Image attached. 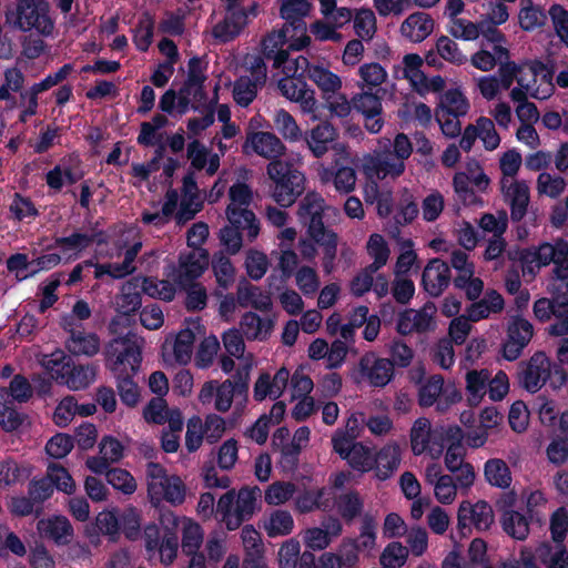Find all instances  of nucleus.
<instances>
[{"instance_id": "1", "label": "nucleus", "mask_w": 568, "mask_h": 568, "mask_svg": "<svg viewBox=\"0 0 568 568\" xmlns=\"http://www.w3.org/2000/svg\"><path fill=\"white\" fill-rule=\"evenodd\" d=\"M112 371L116 374V388L121 402L134 407L140 399L138 384L133 381L142 362V346L134 334L113 338L105 349Z\"/></svg>"}, {"instance_id": "2", "label": "nucleus", "mask_w": 568, "mask_h": 568, "mask_svg": "<svg viewBox=\"0 0 568 568\" xmlns=\"http://www.w3.org/2000/svg\"><path fill=\"white\" fill-rule=\"evenodd\" d=\"M324 200L317 193H307L298 207L301 221L307 224V233L323 246L322 266L326 274L333 272L337 253V234L324 224Z\"/></svg>"}, {"instance_id": "3", "label": "nucleus", "mask_w": 568, "mask_h": 568, "mask_svg": "<svg viewBox=\"0 0 568 568\" xmlns=\"http://www.w3.org/2000/svg\"><path fill=\"white\" fill-rule=\"evenodd\" d=\"M266 173L271 180V196L281 207L293 205L305 191V174L290 162L273 160Z\"/></svg>"}, {"instance_id": "4", "label": "nucleus", "mask_w": 568, "mask_h": 568, "mask_svg": "<svg viewBox=\"0 0 568 568\" xmlns=\"http://www.w3.org/2000/svg\"><path fill=\"white\" fill-rule=\"evenodd\" d=\"M229 224L220 230V242L225 251L235 255L243 246V236L253 242L260 234V221L255 213L246 207L227 205L225 210Z\"/></svg>"}, {"instance_id": "5", "label": "nucleus", "mask_w": 568, "mask_h": 568, "mask_svg": "<svg viewBox=\"0 0 568 568\" xmlns=\"http://www.w3.org/2000/svg\"><path fill=\"white\" fill-rule=\"evenodd\" d=\"M50 377L59 385L69 389L80 390L90 386L95 379L97 369L93 365H75L72 358L63 352L52 353L41 363Z\"/></svg>"}, {"instance_id": "6", "label": "nucleus", "mask_w": 568, "mask_h": 568, "mask_svg": "<svg viewBox=\"0 0 568 568\" xmlns=\"http://www.w3.org/2000/svg\"><path fill=\"white\" fill-rule=\"evenodd\" d=\"M531 256L539 267L554 264L548 283H551V290L559 295L560 302L568 301L562 294L564 288L568 291V242L564 239H557L554 243L545 242Z\"/></svg>"}, {"instance_id": "7", "label": "nucleus", "mask_w": 568, "mask_h": 568, "mask_svg": "<svg viewBox=\"0 0 568 568\" xmlns=\"http://www.w3.org/2000/svg\"><path fill=\"white\" fill-rule=\"evenodd\" d=\"M313 4L306 0H283L280 7V17L285 21L282 28H287L292 37H296L288 48L294 51H301L311 43V38L306 34L305 18L310 14Z\"/></svg>"}, {"instance_id": "8", "label": "nucleus", "mask_w": 568, "mask_h": 568, "mask_svg": "<svg viewBox=\"0 0 568 568\" xmlns=\"http://www.w3.org/2000/svg\"><path fill=\"white\" fill-rule=\"evenodd\" d=\"M494 523L493 507L486 500L471 504L468 500L460 503L457 513V528L462 536L470 532L475 527L478 531L488 530Z\"/></svg>"}, {"instance_id": "9", "label": "nucleus", "mask_w": 568, "mask_h": 568, "mask_svg": "<svg viewBox=\"0 0 568 568\" xmlns=\"http://www.w3.org/2000/svg\"><path fill=\"white\" fill-rule=\"evenodd\" d=\"M277 87L282 95L297 102L304 113H311L314 118L321 113L322 103L316 100L315 91L307 85L304 77L286 75Z\"/></svg>"}, {"instance_id": "10", "label": "nucleus", "mask_w": 568, "mask_h": 568, "mask_svg": "<svg viewBox=\"0 0 568 568\" xmlns=\"http://www.w3.org/2000/svg\"><path fill=\"white\" fill-rule=\"evenodd\" d=\"M517 375L523 388L537 393L551 376V362L545 353L537 352L528 362L520 364Z\"/></svg>"}, {"instance_id": "11", "label": "nucleus", "mask_w": 568, "mask_h": 568, "mask_svg": "<svg viewBox=\"0 0 568 568\" xmlns=\"http://www.w3.org/2000/svg\"><path fill=\"white\" fill-rule=\"evenodd\" d=\"M358 367L361 376L375 388L385 387L395 377L394 363L388 358L376 356L373 352L361 357Z\"/></svg>"}, {"instance_id": "12", "label": "nucleus", "mask_w": 568, "mask_h": 568, "mask_svg": "<svg viewBox=\"0 0 568 568\" xmlns=\"http://www.w3.org/2000/svg\"><path fill=\"white\" fill-rule=\"evenodd\" d=\"M452 281L450 266L439 257L428 261L422 273L420 285L432 297H438Z\"/></svg>"}, {"instance_id": "13", "label": "nucleus", "mask_w": 568, "mask_h": 568, "mask_svg": "<svg viewBox=\"0 0 568 568\" xmlns=\"http://www.w3.org/2000/svg\"><path fill=\"white\" fill-rule=\"evenodd\" d=\"M242 151L245 154L254 152L273 161L284 154L285 145L274 133L266 131L250 132L242 145Z\"/></svg>"}, {"instance_id": "14", "label": "nucleus", "mask_w": 568, "mask_h": 568, "mask_svg": "<svg viewBox=\"0 0 568 568\" xmlns=\"http://www.w3.org/2000/svg\"><path fill=\"white\" fill-rule=\"evenodd\" d=\"M209 264V254L204 250H192L189 253H181L179 258V270L175 277L176 284L181 288H186L199 278Z\"/></svg>"}, {"instance_id": "15", "label": "nucleus", "mask_w": 568, "mask_h": 568, "mask_svg": "<svg viewBox=\"0 0 568 568\" xmlns=\"http://www.w3.org/2000/svg\"><path fill=\"white\" fill-rule=\"evenodd\" d=\"M296 37H292V32L288 33L287 28H281L277 31L268 33L262 40V55L268 61H273V68L280 69L288 58V49H283L287 42H293Z\"/></svg>"}, {"instance_id": "16", "label": "nucleus", "mask_w": 568, "mask_h": 568, "mask_svg": "<svg viewBox=\"0 0 568 568\" xmlns=\"http://www.w3.org/2000/svg\"><path fill=\"white\" fill-rule=\"evenodd\" d=\"M38 532L53 540L58 546L70 544L74 536L70 520L63 515H54L47 519L38 520Z\"/></svg>"}, {"instance_id": "17", "label": "nucleus", "mask_w": 568, "mask_h": 568, "mask_svg": "<svg viewBox=\"0 0 568 568\" xmlns=\"http://www.w3.org/2000/svg\"><path fill=\"white\" fill-rule=\"evenodd\" d=\"M160 521L165 527V532L156 552L160 554L161 562L164 566H170L176 558L179 549V539L175 531L179 518L172 511H165L161 514Z\"/></svg>"}, {"instance_id": "18", "label": "nucleus", "mask_w": 568, "mask_h": 568, "mask_svg": "<svg viewBox=\"0 0 568 568\" xmlns=\"http://www.w3.org/2000/svg\"><path fill=\"white\" fill-rule=\"evenodd\" d=\"M336 138V129L329 122L324 121L307 131L304 141L313 156L320 159L332 148Z\"/></svg>"}, {"instance_id": "19", "label": "nucleus", "mask_w": 568, "mask_h": 568, "mask_svg": "<svg viewBox=\"0 0 568 568\" xmlns=\"http://www.w3.org/2000/svg\"><path fill=\"white\" fill-rule=\"evenodd\" d=\"M148 493L152 499H164L175 506L185 500V485L175 475L168 476L163 481L148 484Z\"/></svg>"}, {"instance_id": "20", "label": "nucleus", "mask_w": 568, "mask_h": 568, "mask_svg": "<svg viewBox=\"0 0 568 568\" xmlns=\"http://www.w3.org/2000/svg\"><path fill=\"white\" fill-rule=\"evenodd\" d=\"M501 191L509 200L510 219L513 222H520L527 213L529 204V187L525 181H515L506 187L501 184Z\"/></svg>"}, {"instance_id": "21", "label": "nucleus", "mask_w": 568, "mask_h": 568, "mask_svg": "<svg viewBox=\"0 0 568 568\" xmlns=\"http://www.w3.org/2000/svg\"><path fill=\"white\" fill-rule=\"evenodd\" d=\"M434 29V20L428 13L415 12L406 18L400 30L404 36L415 42L425 40Z\"/></svg>"}, {"instance_id": "22", "label": "nucleus", "mask_w": 568, "mask_h": 568, "mask_svg": "<svg viewBox=\"0 0 568 568\" xmlns=\"http://www.w3.org/2000/svg\"><path fill=\"white\" fill-rule=\"evenodd\" d=\"M227 16L223 22L214 27V36L226 42L235 38L246 22L247 14L239 6L227 8Z\"/></svg>"}, {"instance_id": "23", "label": "nucleus", "mask_w": 568, "mask_h": 568, "mask_svg": "<svg viewBox=\"0 0 568 568\" xmlns=\"http://www.w3.org/2000/svg\"><path fill=\"white\" fill-rule=\"evenodd\" d=\"M67 349L77 356H94L100 351V338L95 333H87L83 329L72 332L65 341Z\"/></svg>"}, {"instance_id": "24", "label": "nucleus", "mask_w": 568, "mask_h": 568, "mask_svg": "<svg viewBox=\"0 0 568 568\" xmlns=\"http://www.w3.org/2000/svg\"><path fill=\"white\" fill-rule=\"evenodd\" d=\"M374 464L376 465V476L379 480H386L392 477L400 464L399 446L394 444L381 448L375 459H373Z\"/></svg>"}, {"instance_id": "25", "label": "nucleus", "mask_w": 568, "mask_h": 568, "mask_svg": "<svg viewBox=\"0 0 568 568\" xmlns=\"http://www.w3.org/2000/svg\"><path fill=\"white\" fill-rule=\"evenodd\" d=\"M469 103L463 92L457 89L447 90L442 97L435 116H463L468 112Z\"/></svg>"}, {"instance_id": "26", "label": "nucleus", "mask_w": 568, "mask_h": 568, "mask_svg": "<svg viewBox=\"0 0 568 568\" xmlns=\"http://www.w3.org/2000/svg\"><path fill=\"white\" fill-rule=\"evenodd\" d=\"M547 291L551 295V298H538L534 303L532 307L536 318L540 322L549 321L551 316H555L558 312H560L561 308H564V311H568V301L564 300L562 302H560L558 297L559 295L554 294L551 290V283L547 284ZM562 291L564 297L568 298V291L566 292L565 288Z\"/></svg>"}, {"instance_id": "27", "label": "nucleus", "mask_w": 568, "mask_h": 568, "mask_svg": "<svg viewBox=\"0 0 568 568\" xmlns=\"http://www.w3.org/2000/svg\"><path fill=\"white\" fill-rule=\"evenodd\" d=\"M241 328L250 341L264 339L273 329L271 318H262L254 312H246L241 318Z\"/></svg>"}, {"instance_id": "28", "label": "nucleus", "mask_w": 568, "mask_h": 568, "mask_svg": "<svg viewBox=\"0 0 568 568\" xmlns=\"http://www.w3.org/2000/svg\"><path fill=\"white\" fill-rule=\"evenodd\" d=\"M307 78L318 87L323 98H332L342 88L341 78L321 65L310 68Z\"/></svg>"}, {"instance_id": "29", "label": "nucleus", "mask_w": 568, "mask_h": 568, "mask_svg": "<svg viewBox=\"0 0 568 568\" xmlns=\"http://www.w3.org/2000/svg\"><path fill=\"white\" fill-rule=\"evenodd\" d=\"M7 21L21 31L36 28V0H17L16 11L7 13Z\"/></svg>"}, {"instance_id": "30", "label": "nucleus", "mask_w": 568, "mask_h": 568, "mask_svg": "<svg viewBox=\"0 0 568 568\" xmlns=\"http://www.w3.org/2000/svg\"><path fill=\"white\" fill-rule=\"evenodd\" d=\"M490 373L487 369L469 371L466 374V389L468 404L471 407L478 406L487 392V383Z\"/></svg>"}, {"instance_id": "31", "label": "nucleus", "mask_w": 568, "mask_h": 568, "mask_svg": "<svg viewBox=\"0 0 568 568\" xmlns=\"http://www.w3.org/2000/svg\"><path fill=\"white\" fill-rule=\"evenodd\" d=\"M501 526L508 536L517 540H525L529 535V519L517 510H505L501 516Z\"/></svg>"}, {"instance_id": "32", "label": "nucleus", "mask_w": 568, "mask_h": 568, "mask_svg": "<svg viewBox=\"0 0 568 568\" xmlns=\"http://www.w3.org/2000/svg\"><path fill=\"white\" fill-rule=\"evenodd\" d=\"M447 437L450 443L447 447L444 462L446 468L449 471L455 473L458 468H460V465L465 464V448L462 444L463 435L460 427L456 426L454 429L450 428Z\"/></svg>"}, {"instance_id": "33", "label": "nucleus", "mask_w": 568, "mask_h": 568, "mask_svg": "<svg viewBox=\"0 0 568 568\" xmlns=\"http://www.w3.org/2000/svg\"><path fill=\"white\" fill-rule=\"evenodd\" d=\"M140 280L131 278L122 286V294L118 300L119 312L124 315L135 313L142 305Z\"/></svg>"}, {"instance_id": "34", "label": "nucleus", "mask_w": 568, "mask_h": 568, "mask_svg": "<svg viewBox=\"0 0 568 568\" xmlns=\"http://www.w3.org/2000/svg\"><path fill=\"white\" fill-rule=\"evenodd\" d=\"M484 474L486 480L495 487L507 488L511 484V474L503 459L493 458L485 463Z\"/></svg>"}, {"instance_id": "35", "label": "nucleus", "mask_w": 568, "mask_h": 568, "mask_svg": "<svg viewBox=\"0 0 568 568\" xmlns=\"http://www.w3.org/2000/svg\"><path fill=\"white\" fill-rule=\"evenodd\" d=\"M32 395L29 381L21 374L14 375L9 387H0V399L6 402L24 403Z\"/></svg>"}, {"instance_id": "36", "label": "nucleus", "mask_w": 568, "mask_h": 568, "mask_svg": "<svg viewBox=\"0 0 568 568\" xmlns=\"http://www.w3.org/2000/svg\"><path fill=\"white\" fill-rule=\"evenodd\" d=\"M133 33V42L136 50L146 52L152 44L154 36V19L149 12L142 14Z\"/></svg>"}, {"instance_id": "37", "label": "nucleus", "mask_w": 568, "mask_h": 568, "mask_svg": "<svg viewBox=\"0 0 568 568\" xmlns=\"http://www.w3.org/2000/svg\"><path fill=\"white\" fill-rule=\"evenodd\" d=\"M212 270L215 275L219 286L226 290L233 282L235 276V268L230 260L223 252L215 253L212 257Z\"/></svg>"}, {"instance_id": "38", "label": "nucleus", "mask_w": 568, "mask_h": 568, "mask_svg": "<svg viewBox=\"0 0 568 568\" xmlns=\"http://www.w3.org/2000/svg\"><path fill=\"white\" fill-rule=\"evenodd\" d=\"M363 508L364 503L355 490L342 494L337 499V511L346 523H351L358 517Z\"/></svg>"}, {"instance_id": "39", "label": "nucleus", "mask_w": 568, "mask_h": 568, "mask_svg": "<svg viewBox=\"0 0 568 568\" xmlns=\"http://www.w3.org/2000/svg\"><path fill=\"white\" fill-rule=\"evenodd\" d=\"M203 544V529L202 527L191 520L187 519L183 526L182 530V552L184 555L197 554L200 552V548Z\"/></svg>"}, {"instance_id": "40", "label": "nucleus", "mask_w": 568, "mask_h": 568, "mask_svg": "<svg viewBox=\"0 0 568 568\" xmlns=\"http://www.w3.org/2000/svg\"><path fill=\"white\" fill-rule=\"evenodd\" d=\"M258 88H262V85L250 77H240L233 85V99L237 105L247 108L256 98Z\"/></svg>"}, {"instance_id": "41", "label": "nucleus", "mask_w": 568, "mask_h": 568, "mask_svg": "<svg viewBox=\"0 0 568 568\" xmlns=\"http://www.w3.org/2000/svg\"><path fill=\"white\" fill-rule=\"evenodd\" d=\"M520 28L525 31H534L546 26L548 14L539 6L531 2L527 7H523L518 14Z\"/></svg>"}, {"instance_id": "42", "label": "nucleus", "mask_w": 568, "mask_h": 568, "mask_svg": "<svg viewBox=\"0 0 568 568\" xmlns=\"http://www.w3.org/2000/svg\"><path fill=\"white\" fill-rule=\"evenodd\" d=\"M102 233H80V232H73L72 234L68 236H63L60 239H57V244L59 247H61L64 252L74 251V252H81L85 248H88L90 245H92L94 242H98L99 244L102 243V240H97L98 235H101Z\"/></svg>"}, {"instance_id": "43", "label": "nucleus", "mask_w": 568, "mask_h": 568, "mask_svg": "<svg viewBox=\"0 0 568 568\" xmlns=\"http://www.w3.org/2000/svg\"><path fill=\"white\" fill-rule=\"evenodd\" d=\"M444 378L440 375L430 376L418 389V404L420 407H430L437 404L443 392Z\"/></svg>"}, {"instance_id": "44", "label": "nucleus", "mask_w": 568, "mask_h": 568, "mask_svg": "<svg viewBox=\"0 0 568 568\" xmlns=\"http://www.w3.org/2000/svg\"><path fill=\"white\" fill-rule=\"evenodd\" d=\"M348 465L358 471L365 473L373 468V457L368 447L357 442L353 448L347 452L344 458Z\"/></svg>"}, {"instance_id": "45", "label": "nucleus", "mask_w": 568, "mask_h": 568, "mask_svg": "<svg viewBox=\"0 0 568 568\" xmlns=\"http://www.w3.org/2000/svg\"><path fill=\"white\" fill-rule=\"evenodd\" d=\"M48 478L53 483L55 489L67 495L75 491V483L67 468L60 464L51 463L47 469Z\"/></svg>"}, {"instance_id": "46", "label": "nucleus", "mask_w": 568, "mask_h": 568, "mask_svg": "<svg viewBox=\"0 0 568 568\" xmlns=\"http://www.w3.org/2000/svg\"><path fill=\"white\" fill-rule=\"evenodd\" d=\"M294 520L290 511L275 510L270 517L268 524L265 526L267 535L272 538L277 536H285L292 532Z\"/></svg>"}, {"instance_id": "47", "label": "nucleus", "mask_w": 568, "mask_h": 568, "mask_svg": "<svg viewBox=\"0 0 568 568\" xmlns=\"http://www.w3.org/2000/svg\"><path fill=\"white\" fill-rule=\"evenodd\" d=\"M105 478L108 484L124 495H132L136 490L135 479L126 469L111 468Z\"/></svg>"}, {"instance_id": "48", "label": "nucleus", "mask_w": 568, "mask_h": 568, "mask_svg": "<svg viewBox=\"0 0 568 568\" xmlns=\"http://www.w3.org/2000/svg\"><path fill=\"white\" fill-rule=\"evenodd\" d=\"M274 123L284 139L295 142L302 138V131L290 112L281 109L276 112Z\"/></svg>"}, {"instance_id": "49", "label": "nucleus", "mask_w": 568, "mask_h": 568, "mask_svg": "<svg viewBox=\"0 0 568 568\" xmlns=\"http://www.w3.org/2000/svg\"><path fill=\"white\" fill-rule=\"evenodd\" d=\"M333 172V183L339 193H349L354 190L356 183V172L354 168L344 165L339 161L335 162Z\"/></svg>"}, {"instance_id": "50", "label": "nucleus", "mask_w": 568, "mask_h": 568, "mask_svg": "<svg viewBox=\"0 0 568 568\" xmlns=\"http://www.w3.org/2000/svg\"><path fill=\"white\" fill-rule=\"evenodd\" d=\"M120 521V531L124 534V536L129 540H136L141 534V517L136 508L129 507L122 511L119 516Z\"/></svg>"}, {"instance_id": "51", "label": "nucleus", "mask_w": 568, "mask_h": 568, "mask_svg": "<svg viewBox=\"0 0 568 568\" xmlns=\"http://www.w3.org/2000/svg\"><path fill=\"white\" fill-rule=\"evenodd\" d=\"M412 448L415 454H422L428 448L430 440V423L427 418L415 420L410 432Z\"/></svg>"}, {"instance_id": "52", "label": "nucleus", "mask_w": 568, "mask_h": 568, "mask_svg": "<svg viewBox=\"0 0 568 568\" xmlns=\"http://www.w3.org/2000/svg\"><path fill=\"white\" fill-rule=\"evenodd\" d=\"M296 285L301 292L306 296L311 297L320 288V278L316 271L311 266H302L295 273Z\"/></svg>"}, {"instance_id": "53", "label": "nucleus", "mask_w": 568, "mask_h": 568, "mask_svg": "<svg viewBox=\"0 0 568 568\" xmlns=\"http://www.w3.org/2000/svg\"><path fill=\"white\" fill-rule=\"evenodd\" d=\"M436 306L433 302H427L417 311L412 308L410 317L414 322L415 333H426L435 328L434 313Z\"/></svg>"}, {"instance_id": "54", "label": "nucleus", "mask_w": 568, "mask_h": 568, "mask_svg": "<svg viewBox=\"0 0 568 568\" xmlns=\"http://www.w3.org/2000/svg\"><path fill=\"white\" fill-rule=\"evenodd\" d=\"M73 446L74 440L72 436L58 433L48 440L45 453L51 458L61 459L72 450Z\"/></svg>"}, {"instance_id": "55", "label": "nucleus", "mask_w": 568, "mask_h": 568, "mask_svg": "<svg viewBox=\"0 0 568 568\" xmlns=\"http://www.w3.org/2000/svg\"><path fill=\"white\" fill-rule=\"evenodd\" d=\"M376 92L364 91L353 98V108L361 114L371 112H383L382 95Z\"/></svg>"}, {"instance_id": "56", "label": "nucleus", "mask_w": 568, "mask_h": 568, "mask_svg": "<svg viewBox=\"0 0 568 568\" xmlns=\"http://www.w3.org/2000/svg\"><path fill=\"white\" fill-rule=\"evenodd\" d=\"M355 33L363 40H371L376 31V18L371 9H361L354 18Z\"/></svg>"}, {"instance_id": "57", "label": "nucleus", "mask_w": 568, "mask_h": 568, "mask_svg": "<svg viewBox=\"0 0 568 568\" xmlns=\"http://www.w3.org/2000/svg\"><path fill=\"white\" fill-rule=\"evenodd\" d=\"M538 557L546 568H568V551L565 545L558 547L552 554L550 545L538 549Z\"/></svg>"}, {"instance_id": "58", "label": "nucleus", "mask_w": 568, "mask_h": 568, "mask_svg": "<svg viewBox=\"0 0 568 568\" xmlns=\"http://www.w3.org/2000/svg\"><path fill=\"white\" fill-rule=\"evenodd\" d=\"M404 78L408 79L414 87H417L419 83H425L427 81V77L420 70L423 65V59L417 53H408L404 55Z\"/></svg>"}, {"instance_id": "59", "label": "nucleus", "mask_w": 568, "mask_h": 568, "mask_svg": "<svg viewBox=\"0 0 568 568\" xmlns=\"http://www.w3.org/2000/svg\"><path fill=\"white\" fill-rule=\"evenodd\" d=\"M408 557V548L399 541L389 542L381 555V562L385 567H402Z\"/></svg>"}, {"instance_id": "60", "label": "nucleus", "mask_w": 568, "mask_h": 568, "mask_svg": "<svg viewBox=\"0 0 568 568\" xmlns=\"http://www.w3.org/2000/svg\"><path fill=\"white\" fill-rule=\"evenodd\" d=\"M245 268L250 278L253 281L261 280L268 268V258L266 254L251 250L245 258Z\"/></svg>"}, {"instance_id": "61", "label": "nucleus", "mask_w": 568, "mask_h": 568, "mask_svg": "<svg viewBox=\"0 0 568 568\" xmlns=\"http://www.w3.org/2000/svg\"><path fill=\"white\" fill-rule=\"evenodd\" d=\"M295 485L290 481H275L265 491V501L268 505L286 503L295 493Z\"/></svg>"}, {"instance_id": "62", "label": "nucleus", "mask_w": 568, "mask_h": 568, "mask_svg": "<svg viewBox=\"0 0 568 568\" xmlns=\"http://www.w3.org/2000/svg\"><path fill=\"white\" fill-rule=\"evenodd\" d=\"M358 75L366 87H378L387 79L386 70L378 62L364 63L358 69Z\"/></svg>"}, {"instance_id": "63", "label": "nucleus", "mask_w": 568, "mask_h": 568, "mask_svg": "<svg viewBox=\"0 0 568 568\" xmlns=\"http://www.w3.org/2000/svg\"><path fill=\"white\" fill-rule=\"evenodd\" d=\"M554 29L559 39L568 48V10L561 4H552L548 11Z\"/></svg>"}, {"instance_id": "64", "label": "nucleus", "mask_w": 568, "mask_h": 568, "mask_svg": "<svg viewBox=\"0 0 568 568\" xmlns=\"http://www.w3.org/2000/svg\"><path fill=\"white\" fill-rule=\"evenodd\" d=\"M568 531V513L564 507L556 509L550 517V534L552 540L559 546L564 545Z\"/></svg>"}]
</instances>
